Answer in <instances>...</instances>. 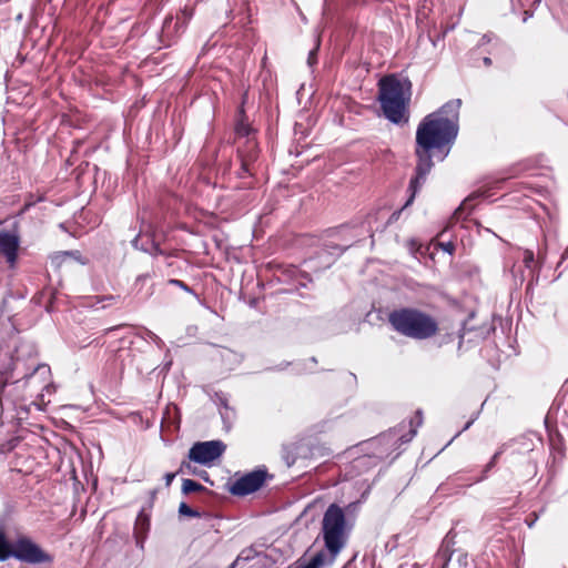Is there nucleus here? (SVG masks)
Wrapping results in <instances>:
<instances>
[{
  "instance_id": "f257e3e1",
  "label": "nucleus",
  "mask_w": 568,
  "mask_h": 568,
  "mask_svg": "<svg viewBox=\"0 0 568 568\" xmlns=\"http://www.w3.org/2000/svg\"><path fill=\"white\" fill-rule=\"evenodd\" d=\"M460 105V99L450 100L419 122L416 130V174L409 182L408 192L410 194L404 207L413 203L434 166L432 151L447 148L444 155L446 156L455 142L459 131Z\"/></svg>"
},
{
  "instance_id": "f03ea898",
  "label": "nucleus",
  "mask_w": 568,
  "mask_h": 568,
  "mask_svg": "<svg viewBox=\"0 0 568 568\" xmlns=\"http://www.w3.org/2000/svg\"><path fill=\"white\" fill-rule=\"evenodd\" d=\"M378 87V101L385 118L395 124L406 123L407 104L412 95L410 81L387 75L379 80Z\"/></svg>"
},
{
  "instance_id": "7ed1b4c3",
  "label": "nucleus",
  "mask_w": 568,
  "mask_h": 568,
  "mask_svg": "<svg viewBox=\"0 0 568 568\" xmlns=\"http://www.w3.org/2000/svg\"><path fill=\"white\" fill-rule=\"evenodd\" d=\"M388 322L394 331L413 339H428L438 332L437 321L415 307H402L392 311L388 315Z\"/></svg>"
},
{
  "instance_id": "20e7f679",
  "label": "nucleus",
  "mask_w": 568,
  "mask_h": 568,
  "mask_svg": "<svg viewBox=\"0 0 568 568\" xmlns=\"http://www.w3.org/2000/svg\"><path fill=\"white\" fill-rule=\"evenodd\" d=\"M322 536L326 549V551L323 550L326 555L325 565L332 564L345 547L348 537L345 514L336 504L329 505L324 513L322 519Z\"/></svg>"
},
{
  "instance_id": "39448f33",
  "label": "nucleus",
  "mask_w": 568,
  "mask_h": 568,
  "mask_svg": "<svg viewBox=\"0 0 568 568\" xmlns=\"http://www.w3.org/2000/svg\"><path fill=\"white\" fill-rule=\"evenodd\" d=\"M226 449L222 440H209L195 443L189 450L190 462L201 465H210L220 458Z\"/></svg>"
},
{
  "instance_id": "423d86ee",
  "label": "nucleus",
  "mask_w": 568,
  "mask_h": 568,
  "mask_svg": "<svg viewBox=\"0 0 568 568\" xmlns=\"http://www.w3.org/2000/svg\"><path fill=\"white\" fill-rule=\"evenodd\" d=\"M13 557L28 564H42L52 560L51 556L43 551L28 537H19L14 541Z\"/></svg>"
},
{
  "instance_id": "0eeeda50",
  "label": "nucleus",
  "mask_w": 568,
  "mask_h": 568,
  "mask_svg": "<svg viewBox=\"0 0 568 568\" xmlns=\"http://www.w3.org/2000/svg\"><path fill=\"white\" fill-rule=\"evenodd\" d=\"M455 534L450 530L444 538L442 546L436 555V562L440 564V568H449L450 562L457 568H465L467 566V555L462 551L450 549L454 545Z\"/></svg>"
},
{
  "instance_id": "6e6552de",
  "label": "nucleus",
  "mask_w": 568,
  "mask_h": 568,
  "mask_svg": "<svg viewBox=\"0 0 568 568\" xmlns=\"http://www.w3.org/2000/svg\"><path fill=\"white\" fill-rule=\"evenodd\" d=\"M266 479L265 470H253L237 479L230 486V493L234 496H246L258 490Z\"/></svg>"
},
{
  "instance_id": "1a4fd4ad",
  "label": "nucleus",
  "mask_w": 568,
  "mask_h": 568,
  "mask_svg": "<svg viewBox=\"0 0 568 568\" xmlns=\"http://www.w3.org/2000/svg\"><path fill=\"white\" fill-rule=\"evenodd\" d=\"M20 239L9 231H0V255L6 258L10 268H14L18 261Z\"/></svg>"
},
{
  "instance_id": "9d476101",
  "label": "nucleus",
  "mask_w": 568,
  "mask_h": 568,
  "mask_svg": "<svg viewBox=\"0 0 568 568\" xmlns=\"http://www.w3.org/2000/svg\"><path fill=\"white\" fill-rule=\"evenodd\" d=\"M422 413L418 410L416 412V416L409 420V429L405 434H399V430H392L386 436L387 438H396V443L399 442L400 444L409 443L414 436L417 433V428L422 425Z\"/></svg>"
},
{
  "instance_id": "9b49d317",
  "label": "nucleus",
  "mask_w": 568,
  "mask_h": 568,
  "mask_svg": "<svg viewBox=\"0 0 568 568\" xmlns=\"http://www.w3.org/2000/svg\"><path fill=\"white\" fill-rule=\"evenodd\" d=\"M545 260H546V247L538 252L537 261H535V254L531 250L524 251L523 262L525 264V267L528 268L530 272H535L536 268L539 271V268L544 264Z\"/></svg>"
},
{
  "instance_id": "f8f14e48",
  "label": "nucleus",
  "mask_w": 568,
  "mask_h": 568,
  "mask_svg": "<svg viewBox=\"0 0 568 568\" xmlns=\"http://www.w3.org/2000/svg\"><path fill=\"white\" fill-rule=\"evenodd\" d=\"M351 245H347V246H339L337 244H333V245H328L326 248H324L321 253H320V257L321 258H324V267H328L333 262H334V257L333 256H338L341 255L343 252H345Z\"/></svg>"
},
{
  "instance_id": "ddd939ff",
  "label": "nucleus",
  "mask_w": 568,
  "mask_h": 568,
  "mask_svg": "<svg viewBox=\"0 0 568 568\" xmlns=\"http://www.w3.org/2000/svg\"><path fill=\"white\" fill-rule=\"evenodd\" d=\"M73 257L75 260L80 258L79 251H63L57 252L50 257V263L53 267L59 268L65 262L67 258Z\"/></svg>"
},
{
  "instance_id": "4468645a",
  "label": "nucleus",
  "mask_w": 568,
  "mask_h": 568,
  "mask_svg": "<svg viewBox=\"0 0 568 568\" xmlns=\"http://www.w3.org/2000/svg\"><path fill=\"white\" fill-rule=\"evenodd\" d=\"M139 243H140V234L136 235L132 240V245L135 248L141 250V251L146 252V253H150V254H153V255H161V254H163V251L161 250L160 245L154 240H151V242L148 245H144V244L140 245Z\"/></svg>"
},
{
  "instance_id": "2eb2a0df",
  "label": "nucleus",
  "mask_w": 568,
  "mask_h": 568,
  "mask_svg": "<svg viewBox=\"0 0 568 568\" xmlns=\"http://www.w3.org/2000/svg\"><path fill=\"white\" fill-rule=\"evenodd\" d=\"M14 542L10 544L4 535V531L0 528V561H4L10 557H13Z\"/></svg>"
},
{
  "instance_id": "dca6fc26",
  "label": "nucleus",
  "mask_w": 568,
  "mask_h": 568,
  "mask_svg": "<svg viewBox=\"0 0 568 568\" xmlns=\"http://www.w3.org/2000/svg\"><path fill=\"white\" fill-rule=\"evenodd\" d=\"M326 555L324 551L315 554L306 564H300L294 568H322L325 566Z\"/></svg>"
},
{
  "instance_id": "f3484780",
  "label": "nucleus",
  "mask_w": 568,
  "mask_h": 568,
  "mask_svg": "<svg viewBox=\"0 0 568 568\" xmlns=\"http://www.w3.org/2000/svg\"><path fill=\"white\" fill-rule=\"evenodd\" d=\"M514 4L517 3L520 8L524 9V22L527 21L528 18L532 16V11L529 8L538 6L541 0H513Z\"/></svg>"
},
{
  "instance_id": "a211bd4d",
  "label": "nucleus",
  "mask_w": 568,
  "mask_h": 568,
  "mask_svg": "<svg viewBox=\"0 0 568 568\" xmlns=\"http://www.w3.org/2000/svg\"><path fill=\"white\" fill-rule=\"evenodd\" d=\"M204 489L205 488L201 484L195 481V480H192V479H184L183 480L182 491L184 494H191V493L201 491V490H204Z\"/></svg>"
},
{
  "instance_id": "6ab92c4d",
  "label": "nucleus",
  "mask_w": 568,
  "mask_h": 568,
  "mask_svg": "<svg viewBox=\"0 0 568 568\" xmlns=\"http://www.w3.org/2000/svg\"><path fill=\"white\" fill-rule=\"evenodd\" d=\"M251 128L245 123H239L236 125V134L240 138H247V142L252 144V146L255 145V143L250 139Z\"/></svg>"
},
{
  "instance_id": "aec40b11",
  "label": "nucleus",
  "mask_w": 568,
  "mask_h": 568,
  "mask_svg": "<svg viewBox=\"0 0 568 568\" xmlns=\"http://www.w3.org/2000/svg\"><path fill=\"white\" fill-rule=\"evenodd\" d=\"M473 196H469L467 197L460 205L458 209H456L454 215L456 219H459L462 216V214L467 211L468 213L470 212L471 207H473Z\"/></svg>"
},
{
  "instance_id": "412c9836",
  "label": "nucleus",
  "mask_w": 568,
  "mask_h": 568,
  "mask_svg": "<svg viewBox=\"0 0 568 568\" xmlns=\"http://www.w3.org/2000/svg\"><path fill=\"white\" fill-rule=\"evenodd\" d=\"M179 514L187 517H201L197 510L192 509L187 504L181 503L179 506Z\"/></svg>"
},
{
  "instance_id": "4be33fe9",
  "label": "nucleus",
  "mask_w": 568,
  "mask_h": 568,
  "mask_svg": "<svg viewBox=\"0 0 568 568\" xmlns=\"http://www.w3.org/2000/svg\"><path fill=\"white\" fill-rule=\"evenodd\" d=\"M320 48V40L317 39L316 40V45L314 49H312L308 53V58H307V64L310 67H313L314 64H316L317 62V50Z\"/></svg>"
},
{
  "instance_id": "5701e85b",
  "label": "nucleus",
  "mask_w": 568,
  "mask_h": 568,
  "mask_svg": "<svg viewBox=\"0 0 568 568\" xmlns=\"http://www.w3.org/2000/svg\"><path fill=\"white\" fill-rule=\"evenodd\" d=\"M169 285H173V286H178L179 288L187 292V293H191L193 294V291L190 286H187L183 281L181 280H176V278H171L169 280L168 282Z\"/></svg>"
},
{
  "instance_id": "b1692460",
  "label": "nucleus",
  "mask_w": 568,
  "mask_h": 568,
  "mask_svg": "<svg viewBox=\"0 0 568 568\" xmlns=\"http://www.w3.org/2000/svg\"><path fill=\"white\" fill-rule=\"evenodd\" d=\"M551 455H552V458H554V463H556L557 460H561L562 459L564 452H562V449L559 446L557 447V446L552 445Z\"/></svg>"
},
{
  "instance_id": "393cba45",
  "label": "nucleus",
  "mask_w": 568,
  "mask_h": 568,
  "mask_svg": "<svg viewBox=\"0 0 568 568\" xmlns=\"http://www.w3.org/2000/svg\"><path fill=\"white\" fill-rule=\"evenodd\" d=\"M191 17H192V11L185 8L182 11L181 17H178V20L180 21L182 19L183 23H186L191 19Z\"/></svg>"
},
{
  "instance_id": "a878e982",
  "label": "nucleus",
  "mask_w": 568,
  "mask_h": 568,
  "mask_svg": "<svg viewBox=\"0 0 568 568\" xmlns=\"http://www.w3.org/2000/svg\"><path fill=\"white\" fill-rule=\"evenodd\" d=\"M506 449V444H504L491 457L490 462H491V465H495L497 459L499 458V456L505 452Z\"/></svg>"
},
{
  "instance_id": "bb28decb",
  "label": "nucleus",
  "mask_w": 568,
  "mask_h": 568,
  "mask_svg": "<svg viewBox=\"0 0 568 568\" xmlns=\"http://www.w3.org/2000/svg\"><path fill=\"white\" fill-rule=\"evenodd\" d=\"M50 372V368L47 365H38L33 373L30 375V377L33 376L36 373L47 374Z\"/></svg>"
},
{
  "instance_id": "cd10ccee",
  "label": "nucleus",
  "mask_w": 568,
  "mask_h": 568,
  "mask_svg": "<svg viewBox=\"0 0 568 568\" xmlns=\"http://www.w3.org/2000/svg\"><path fill=\"white\" fill-rule=\"evenodd\" d=\"M191 467H192V465H191L190 462H182L181 467H180V471L181 473H186V471L191 473Z\"/></svg>"
},
{
  "instance_id": "c85d7f7f",
  "label": "nucleus",
  "mask_w": 568,
  "mask_h": 568,
  "mask_svg": "<svg viewBox=\"0 0 568 568\" xmlns=\"http://www.w3.org/2000/svg\"><path fill=\"white\" fill-rule=\"evenodd\" d=\"M116 300L115 296L113 295H106V296H102L99 298L98 303H102V302H109V304H111L112 302H114Z\"/></svg>"
},
{
  "instance_id": "c756f323",
  "label": "nucleus",
  "mask_w": 568,
  "mask_h": 568,
  "mask_svg": "<svg viewBox=\"0 0 568 568\" xmlns=\"http://www.w3.org/2000/svg\"><path fill=\"white\" fill-rule=\"evenodd\" d=\"M174 477H175V474H174V473H166V474L164 475L165 485H166V486H170V485H171V483L173 481Z\"/></svg>"
},
{
  "instance_id": "7c9ffc66",
  "label": "nucleus",
  "mask_w": 568,
  "mask_h": 568,
  "mask_svg": "<svg viewBox=\"0 0 568 568\" xmlns=\"http://www.w3.org/2000/svg\"><path fill=\"white\" fill-rule=\"evenodd\" d=\"M443 248H444V251H446L449 254H452L454 252V244L448 242L446 244H443Z\"/></svg>"
},
{
  "instance_id": "2f4dec72",
  "label": "nucleus",
  "mask_w": 568,
  "mask_h": 568,
  "mask_svg": "<svg viewBox=\"0 0 568 568\" xmlns=\"http://www.w3.org/2000/svg\"><path fill=\"white\" fill-rule=\"evenodd\" d=\"M566 258H568V247H567V248L565 250V252L562 253L561 258H560V261H559V263H558V265H557V268H558V267H560V265L562 264V262H564Z\"/></svg>"
},
{
  "instance_id": "473e14b6",
  "label": "nucleus",
  "mask_w": 568,
  "mask_h": 568,
  "mask_svg": "<svg viewBox=\"0 0 568 568\" xmlns=\"http://www.w3.org/2000/svg\"><path fill=\"white\" fill-rule=\"evenodd\" d=\"M490 40H491L490 37L488 34H485L481 38L480 44H485V43L489 42Z\"/></svg>"
},
{
  "instance_id": "72a5a7b5",
  "label": "nucleus",
  "mask_w": 568,
  "mask_h": 568,
  "mask_svg": "<svg viewBox=\"0 0 568 568\" xmlns=\"http://www.w3.org/2000/svg\"><path fill=\"white\" fill-rule=\"evenodd\" d=\"M483 61L486 67H489L491 64V59L488 57H485Z\"/></svg>"
},
{
  "instance_id": "f704fd0d",
  "label": "nucleus",
  "mask_w": 568,
  "mask_h": 568,
  "mask_svg": "<svg viewBox=\"0 0 568 568\" xmlns=\"http://www.w3.org/2000/svg\"><path fill=\"white\" fill-rule=\"evenodd\" d=\"M247 162H248V160H246V159H245V160H243V163H242V168H243L246 172H248V166H247L248 164H247Z\"/></svg>"
},
{
  "instance_id": "c9c22d12",
  "label": "nucleus",
  "mask_w": 568,
  "mask_h": 568,
  "mask_svg": "<svg viewBox=\"0 0 568 568\" xmlns=\"http://www.w3.org/2000/svg\"><path fill=\"white\" fill-rule=\"evenodd\" d=\"M495 465H491V462H489L486 467H485V473H487L488 470H490Z\"/></svg>"
},
{
  "instance_id": "e433bc0d",
  "label": "nucleus",
  "mask_w": 568,
  "mask_h": 568,
  "mask_svg": "<svg viewBox=\"0 0 568 568\" xmlns=\"http://www.w3.org/2000/svg\"><path fill=\"white\" fill-rule=\"evenodd\" d=\"M241 559H242V557H241V556H239V557L234 560V562L231 565V568H234V567L239 564V561H240Z\"/></svg>"
},
{
  "instance_id": "4c0bfd02",
  "label": "nucleus",
  "mask_w": 568,
  "mask_h": 568,
  "mask_svg": "<svg viewBox=\"0 0 568 568\" xmlns=\"http://www.w3.org/2000/svg\"><path fill=\"white\" fill-rule=\"evenodd\" d=\"M6 386V383L0 385V400L2 399L3 388Z\"/></svg>"
},
{
  "instance_id": "58836bf2",
  "label": "nucleus",
  "mask_w": 568,
  "mask_h": 568,
  "mask_svg": "<svg viewBox=\"0 0 568 568\" xmlns=\"http://www.w3.org/2000/svg\"><path fill=\"white\" fill-rule=\"evenodd\" d=\"M536 519H537V517L535 516V518H534V519H530V521H528V520H527L528 526H529V527H532V525L535 524Z\"/></svg>"
},
{
  "instance_id": "ea45409f",
  "label": "nucleus",
  "mask_w": 568,
  "mask_h": 568,
  "mask_svg": "<svg viewBox=\"0 0 568 568\" xmlns=\"http://www.w3.org/2000/svg\"><path fill=\"white\" fill-rule=\"evenodd\" d=\"M471 424H473V420H469V422L465 425L464 429H468V428H469V426H470Z\"/></svg>"
},
{
  "instance_id": "a19ab883",
  "label": "nucleus",
  "mask_w": 568,
  "mask_h": 568,
  "mask_svg": "<svg viewBox=\"0 0 568 568\" xmlns=\"http://www.w3.org/2000/svg\"><path fill=\"white\" fill-rule=\"evenodd\" d=\"M44 388H45L48 392H50V390H51V388H53V386H52V385H47Z\"/></svg>"
},
{
  "instance_id": "79ce46f5",
  "label": "nucleus",
  "mask_w": 568,
  "mask_h": 568,
  "mask_svg": "<svg viewBox=\"0 0 568 568\" xmlns=\"http://www.w3.org/2000/svg\"><path fill=\"white\" fill-rule=\"evenodd\" d=\"M154 339L158 341V342H161V339L156 335H154Z\"/></svg>"
}]
</instances>
